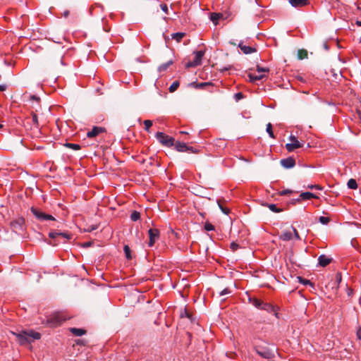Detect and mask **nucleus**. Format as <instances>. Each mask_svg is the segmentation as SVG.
Wrapping results in <instances>:
<instances>
[{
	"mask_svg": "<svg viewBox=\"0 0 361 361\" xmlns=\"http://www.w3.org/2000/svg\"><path fill=\"white\" fill-rule=\"evenodd\" d=\"M13 334L22 345L30 344L35 340H39L41 338V334L33 330H22L18 332H13Z\"/></svg>",
	"mask_w": 361,
	"mask_h": 361,
	"instance_id": "nucleus-1",
	"label": "nucleus"
},
{
	"mask_svg": "<svg viewBox=\"0 0 361 361\" xmlns=\"http://www.w3.org/2000/svg\"><path fill=\"white\" fill-rule=\"evenodd\" d=\"M274 348H270L267 346L257 345L255 347L256 353L262 357L270 359L274 357Z\"/></svg>",
	"mask_w": 361,
	"mask_h": 361,
	"instance_id": "nucleus-2",
	"label": "nucleus"
},
{
	"mask_svg": "<svg viewBox=\"0 0 361 361\" xmlns=\"http://www.w3.org/2000/svg\"><path fill=\"white\" fill-rule=\"evenodd\" d=\"M49 238L53 239L52 241L48 242V243L52 246H56L57 245L61 243V242L59 240H57L58 237H62L64 238V240L62 242L63 243L66 242V240H69L71 238L70 235L66 233H59L55 231L50 232L49 233Z\"/></svg>",
	"mask_w": 361,
	"mask_h": 361,
	"instance_id": "nucleus-3",
	"label": "nucleus"
},
{
	"mask_svg": "<svg viewBox=\"0 0 361 361\" xmlns=\"http://www.w3.org/2000/svg\"><path fill=\"white\" fill-rule=\"evenodd\" d=\"M156 138L164 146L171 147L174 145V139L172 137L165 135L164 133H157Z\"/></svg>",
	"mask_w": 361,
	"mask_h": 361,
	"instance_id": "nucleus-4",
	"label": "nucleus"
},
{
	"mask_svg": "<svg viewBox=\"0 0 361 361\" xmlns=\"http://www.w3.org/2000/svg\"><path fill=\"white\" fill-rule=\"evenodd\" d=\"M31 212L39 221H55V218L53 216L47 214L36 207H32Z\"/></svg>",
	"mask_w": 361,
	"mask_h": 361,
	"instance_id": "nucleus-5",
	"label": "nucleus"
},
{
	"mask_svg": "<svg viewBox=\"0 0 361 361\" xmlns=\"http://www.w3.org/2000/svg\"><path fill=\"white\" fill-rule=\"evenodd\" d=\"M67 318L61 313H56L50 317L48 319L47 322L50 324L51 326H59L66 321Z\"/></svg>",
	"mask_w": 361,
	"mask_h": 361,
	"instance_id": "nucleus-6",
	"label": "nucleus"
},
{
	"mask_svg": "<svg viewBox=\"0 0 361 361\" xmlns=\"http://www.w3.org/2000/svg\"><path fill=\"white\" fill-rule=\"evenodd\" d=\"M11 227L15 233L22 231L24 228L25 219L23 217H18L11 222Z\"/></svg>",
	"mask_w": 361,
	"mask_h": 361,
	"instance_id": "nucleus-7",
	"label": "nucleus"
},
{
	"mask_svg": "<svg viewBox=\"0 0 361 361\" xmlns=\"http://www.w3.org/2000/svg\"><path fill=\"white\" fill-rule=\"evenodd\" d=\"M195 56L192 61L188 63L187 67H195L202 63V59L204 54L203 51H197L195 52Z\"/></svg>",
	"mask_w": 361,
	"mask_h": 361,
	"instance_id": "nucleus-8",
	"label": "nucleus"
},
{
	"mask_svg": "<svg viewBox=\"0 0 361 361\" xmlns=\"http://www.w3.org/2000/svg\"><path fill=\"white\" fill-rule=\"evenodd\" d=\"M290 140L291 142L286 145V148L288 152H293L295 149L300 148L302 146L294 135L290 136Z\"/></svg>",
	"mask_w": 361,
	"mask_h": 361,
	"instance_id": "nucleus-9",
	"label": "nucleus"
},
{
	"mask_svg": "<svg viewBox=\"0 0 361 361\" xmlns=\"http://www.w3.org/2000/svg\"><path fill=\"white\" fill-rule=\"evenodd\" d=\"M149 241V247H152L156 242L157 240L159 238V231L157 228H150L148 231Z\"/></svg>",
	"mask_w": 361,
	"mask_h": 361,
	"instance_id": "nucleus-10",
	"label": "nucleus"
},
{
	"mask_svg": "<svg viewBox=\"0 0 361 361\" xmlns=\"http://www.w3.org/2000/svg\"><path fill=\"white\" fill-rule=\"evenodd\" d=\"M281 164L286 169H290L295 164V159L292 157H288L281 160Z\"/></svg>",
	"mask_w": 361,
	"mask_h": 361,
	"instance_id": "nucleus-11",
	"label": "nucleus"
},
{
	"mask_svg": "<svg viewBox=\"0 0 361 361\" xmlns=\"http://www.w3.org/2000/svg\"><path fill=\"white\" fill-rule=\"evenodd\" d=\"M104 131V128L102 127H94L91 130L88 131L87 133V136L88 137H94L99 134L103 133Z\"/></svg>",
	"mask_w": 361,
	"mask_h": 361,
	"instance_id": "nucleus-12",
	"label": "nucleus"
},
{
	"mask_svg": "<svg viewBox=\"0 0 361 361\" xmlns=\"http://www.w3.org/2000/svg\"><path fill=\"white\" fill-rule=\"evenodd\" d=\"M331 259L327 257L324 255H320L318 258V263H319V266H321L322 267L327 266L329 264L331 263Z\"/></svg>",
	"mask_w": 361,
	"mask_h": 361,
	"instance_id": "nucleus-13",
	"label": "nucleus"
},
{
	"mask_svg": "<svg viewBox=\"0 0 361 361\" xmlns=\"http://www.w3.org/2000/svg\"><path fill=\"white\" fill-rule=\"evenodd\" d=\"M238 47L245 54H252L256 51V49L255 48L244 45L242 42H240L238 44Z\"/></svg>",
	"mask_w": 361,
	"mask_h": 361,
	"instance_id": "nucleus-14",
	"label": "nucleus"
},
{
	"mask_svg": "<svg viewBox=\"0 0 361 361\" xmlns=\"http://www.w3.org/2000/svg\"><path fill=\"white\" fill-rule=\"evenodd\" d=\"M289 3L293 7H302L308 4V0H289Z\"/></svg>",
	"mask_w": 361,
	"mask_h": 361,
	"instance_id": "nucleus-15",
	"label": "nucleus"
},
{
	"mask_svg": "<svg viewBox=\"0 0 361 361\" xmlns=\"http://www.w3.org/2000/svg\"><path fill=\"white\" fill-rule=\"evenodd\" d=\"M279 238L284 241H289L293 239V233L290 231H284L280 235Z\"/></svg>",
	"mask_w": 361,
	"mask_h": 361,
	"instance_id": "nucleus-16",
	"label": "nucleus"
},
{
	"mask_svg": "<svg viewBox=\"0 0 361 361\" xmlns=\"http://www.w3.org/2000/svg\"><path fill=\"white\" fill-rule=\"evenodd\" d=\"M175 146L178 152H188L189 150V147L184 142H177Z\"/></svg>",
	"mask_w": 361,
	"mask_h": 361,
	"instance_id": "nucleus-17",
	"label": "nucleus"
},
{
	"mask_svg": "<svg viewBox=\"0 0 361 361\" xmlns=\"http://www.w3.org/2000/svg\"><path fill=\"white\" fill-rule=\"evenodd\" d=\"M264 77V74H259V73L256 74V73H250L248 74V78H249L250 82H255L257 80H260Z\"/></svg>",
	"mask_w": 361,
	"mask_h": 361,
	"instance_id": "nucleus-18",
	"label": "nucleus"
},
{
	"mask_svg": "<svg viewBox=\"0 0 361 361\" xmlns=\"http://www.w3.org/2000/svg\"><path fill=\"white\" fill-rule=\"evenodd\" d=\"M260 310H264L269 312H275V311H276L275 307L271 304L264 302V301L262 304V307H261Z\"/></svg>",
	"mask_w": 361,
	"mask_h": 361,
	"instance_id": "nucleus-19",
	"label": "nucleus"
},
{
	"mask_svg": "<svg viewBox=\"0 0 361 361\" xmlns=\"http://www.w3.org/2000/svg\"><path fill=\"white\" fill-rule=\"evenodd\" d=\"M70 331L76 336H81L84 334H85L86 331L82 329H78V328H71L70 329Z\"/></svg>",
	"mask_w": 361,
	"mask_h": 361,
	"instance_id": "nucleus-20",
	"label": "nucleus"
},
{
	"mask_svg": "<svg viewBox=\"0 0 361 361\" xmlns=\"http://www.w3.org/2000/svg\"><path fill=\"white\" fill-rule=\"evenodd\" d=\"M300 197L302 200H310L312 198H317V197L310 192H305L300 194Z\"/></svg>",
	"mask_w": 361,
	"mask_h": 361,
	"instance_id": "nucleus-21",
	"label": "nucleus"
},
{
	"mask_svg": "<svg viewBox=\"0 0 361 361\" xmlns=\"http://www.w3.org/2000/svg\"><path fill=\"white\" fill-rule=\"evenodd\" d=\"M185 35L184 32H176L171 35V38L177 42H180Z\"/></svg>",
	"mask_w": 361,
	"mask_h": 361,
	"instance_id": "nucleus-22",
	"label": "nucleus"
},
{
	"mask_svg": "<svg viewBox=\"0 0 361 361\" xmlns=\"http://www.w3.org/2000/svg\"><path fill=\"white\" fill-rule=\"evenodd\" d=\"M173 61L172 60L169 61L168 62L160 65L158 68L159 72L165 71L171 65H172Z\"/></svg>",
	"mask_w": 361,
	"mask_h": 361,
	"instance_id": "nucleus-23",
	"label": "nucleus"
},
{
	"mask_svg": "<svg viewBox=\"0 0 361 361\" xmlns=\"http://www.w3.org/2000/svg\"><path fill=\"white\" fill-rule=\"evenodd\" d=\"M348 188L355 190L357 188V183L353 178H350L347 183Z\"/></svg>",
	"mask_w": 361,
	"mask_h": 361,
	"instance_id": "nucleus-24",
	"label": "nucleus"
},
{
	"mask_svg": "<svg viewBox=\"0 0 361 361\" xmlns=\"http://www.w3.org/2000/svg\"><path fill=\"white\" fill-rule=\"evenodd\" d=\"M267 207L271 212L275 213H279L283 211L282 209L278 208L276 205L274 204H268Z\"/></svg>",
	"mask_w": 361,
	"mask_h": 361,
	"instance_id": "nucleus-25",
	"label": "nucleus"
},
{
	"mask_svg": "<svg viewBox=\"0 0 361 361\" xmlns=\"http://www.w3.org/2000/svg\"><path fill=\"white\" fill-rule=\"evenodd\" d=\"M180 83L178 81H174L169 88L170 92H175L179 87Z\"/></svg>",
	"mask_w": 361,
	"mask_h": 361,
	"instance_id": "nucleus-26",
	"label": "nucleus"
},
{
	"mask_svg": "<svg viewBox=\"0 0 361 361\" xmlns=\"http://www.w3.org/2000/svg\"><path fill=\"white\" fill-rule=\"evenodd\" d=\"M123 250H124V252H125L126 258L128 259H132L131 250H130L129 246L128 245H125L124 247H123Z\"/></svg>",
	"mask_w": 361,
	"mask_h": 361,
	"instance_id": "nucleus-27",
	"label": "nucleus"
},
{
	"mask_svg": "<svg viewBox=\"0 0 361 361\" xmlns=\"http://www.w3.org/2000/svg\"><path fill=\"white\" fill-rule=\"evenodd\" d=\"M140 218V212H137V211H134L132 212L131 215H130V219L133 221H137Z\"/></svg>",
	"mask_w": 361,
	"mask_h": 361,
	"instance_id": "nucleus-28",
	"label": "nucleus"
},
{
	"mask_svg": "<svg viewBox=\"0 0 361 361\" xmlns=\"http://www.w3.org/2000/svg\"><path fill=\"white\" fill-rule=\"evenodd\" d=\"M266 130L271 138H274V135L272 130V125L270 123L267 125Z\"/></svg>",
	"mask_w": 361,
	"mask_h": 361,
	"instance_id": "nucleus-29",
	"label": "nucleus"
},
{
	"mask_svg": "<svg viewBox=\"0 0 361 361\" xmlns=\"http://www.w3.org/2000/svg\"><path fill=\"white\" fill-rule=\"evenodd\" d=\"M144 125H145V130L147 132H149V129L151 126H152V121L150 120H145L144 121Z\"/></svg>",
	"mask_w": 361,
	"mask_h": 361,
	"instance_id": "nucleus-30",
	"label": "nucleus"
},
{
	"mask_svg": "<svg viewBox=\"0 0 361 361\" xmlns=\"http://www.w3.org/2000/svg\"><path fill=\"white\" fill-rule=\"evenodd\" d=\"M263 301L261 300H259V299H254L253 301H252V305L258 308V309H261V307H262V304Z\"/></svg>",
	"mask_w": 361,
	"mask_h": 361,
	"instance_id": "nucleus-31",
	"label": "nucleus"
},
{
	"mask_svg": "<svg viewBox=\"0 0 361 361\" xmlns=\"http://www.w3.org/2000/svg\"><path fill=\"white\" fill-rule=\"evenodd\" d=\"M217 203H218V205L220 208V209L221 210V212L225 214H228L230 212L229 209L226 208V207H224L220 202V201H217Z\"/></svg>",
	"mask_w": 361,
	"mask_h": 361,
	"instance_id": "nucleus-32",
	"label": "nucleus"
},
{
	"mask_svg": "<svg viewBox=\"0 0 361 361\" xmlns=\"http://www.w3.org/2000/svg\"><path fill=\"white\" fill-rule=\"evenodd\" d=\"M66 146H67L69 148H71L74 150H78V149H80V146L78 144H73V143H67L66 145Z\"/></svg>",
	"mask_w": 361,
	"mask_h": 361,
	"instance_id": "nucleus-33",
	"label": "nucleus"
},
{
	"mask_svg": "<svg viewBox=\"0 0 361 361\" xmlns=\"http://www.w3.org/2000/svg\"><path fill=\"white\" fill-rule=\"evenodd\" d=\"M220 16L221 15L219 13H212L211 14V20L212 22L216 23V21L219 19Z\"/></svg>",
	"mask_w": 361,
	"mask_h": 361,
	"instance_id": "nucleus-34",
	"label": "nucleus"
},
{
	"mask_svg": "<svg viewBox=\"0 0 361 361\" xmlns=\"http://www.w3.org/2000/svg\"><path fill=\"white\" fill-rule=\"evenodd\" d=\"M298 279H299L300 283H301L304 285H310L312 286H313L312 283L310 282V281H309L308 279H303L301 277H298Z\"/></svg>",
	"mask_w": 361,
	"mask_h": 361,
	"instance_id": "nucleus-35",
	"label": "nucleus"
},
{
	"mask_svg": "<svg viewBox=\"0 0 361 361\" xmlns=\"http://www.w3.org/2000/svg\"><path fill=\"white\" fill-rule=\"evenodd\" d=\"M319 221L322 224H327L329 222L330 219L329 217L320 216Z\"/></svg>",
	"mask_w": 361,
	"mask_h": 361,
	"instance_id": "nucleus-36",
	"label": "nucleus"
},
{
	"mask_svg": "<svg viewBox=\"0 0 361 361\" xmlns=\"http://www.w3.org/2000/svg\"><path fill=\"white\" fill-rule=\"evenodd\" d=\"M341 280H342L341 274L339 272L336 273V276H335V282L336 283L337 286L339 285V283L341 282Z\"/></svg>",
	"mask_w": 361,
	"mask_h": 361,
	"instance_id": "nucleus-37",
	"label": "nucleus"
},
{
	"mask_svg": "<svg viewBox=\"0 0 361 361\" xmlns=\"http://www.w3.org/2000/svg\"><path fill=\"white\" fill-rule=\"evenodd\" d=\"M204 228L206 231H210L214 230V226L210 223H206L204 225Z\"/></svg>",
	"mask_w": 361,
	"mask_h": 361,
	"instance_id": "nucleus-38",
	"label": "nucleus"
},
{
	"mask_svg": "<svg viewBox=\"0 0 361 361\" xmlns=\"http://www.w3.org/2000/svg\"><path fill=\"white\" fill-rule=\"evenodd\" d=\"M243 98V94L242 92H238L234 94V99L236 102H238L241 99Z\"/></svg>",
	"mask_w": 361,
	"mask_h": 361,
	"instance_id": "nucleus-39",
	"label": "nucleus"
},
{
	"mask_svg": "<svg viewBox=\"0 0 361 361\" xmlns=\"http://www.w3.org/2000/svg\"><path fill=\"white\" fill-rule=\"evenodd\" d=\"M291 228L293 230L292 233H293L295 238L296 240H300L301 238H300V235L298 234V231L294 227H293V226L291 227Z\"/></svg>",
	"mask_w": 361,
	"mask_h": 361,
	"instance_id": "nucleus-40",
	"label": "nucleus"
},
{
	"mask_svg": "<svg viewBox=\"0 0 361 361\" xmlns=\"http://www.w3.org/2000/svg\"><path fill=\"white\" fill-rule=\"evenodd\" d=\"M32 123L37 126L38 125V118H37V116L36 114L35 113H32Z\"/></svg>",
	"mask_w": 361,
	"mask_h": 361,
	"instance_id": "nucleus-41",
	"label": "nucleus"
},
{
	"mask_svg": "<svg viewBox=\"0 0 361 361\" xmlns=\"http://www.w3.org/2000/svg\"><path fill=\"white\" fill-rule=\"evenodd\" d=\"M257 71L259 74H263V73L267 72L269 70L264 68L257 66Z\"/></svg>",
	"mask_w": 361,
	"mask_h": 361,
	"instance_id": "nucleus-42",
	"label": "nucleus"
},
{
	"mask_svg": "<svg viewBox=\"0 0 361 361\" xmlns=\"http://www.w3.org/2000/svg\"><path fill=\"white\" fill-rule=\"evenodd\" d=\"M298 54H299V58H300V59H304V58H305V57H306V56H307V51H299V53H298Z\"/></svg>",
	"mask_w": 361,
	"mask_h": 361,
	"instance_id": "nucleus-43",
	"label": "nucleus"
},
{
	"mask_svg": "<svg viewBox=\"0 0 361 361\" xmlns=\"http://www.w3.org/2000/svg\"><path fill=\"white\" fill-rule=\"evenodd\" d=\"M231 293V290L228 289V288H225L224 289L221 293H220V295L221 296H223V295H225L226 294H229Z\"/></svg>",
	"mask_w": 361,
	"mask_h": 361,
	"instance_id": "nucleus-44",
	"label": "nucleus"
},
{
	"mask_svg": "<svg viewBox=\"0 0 361 361\" xmlns=\"http://www.w3.org/2000/svg\"><path fill=\"white\" fill-rule=\"evenodd\" d=\"M161 8L166 14H168V6L166 4H161Z\"/></svg>",
	"mask_w": 361,
	"mask_h": 361,
	"instance_id": "nucleus-45",
	"label": "nucleus"
},
{
	"mask_svg": "<svg viewBox=\"0 0 361 361\" xmlns=\"http://www.w3.org/2000/svg\"><path fill=\"white\" fill-rule=\"evenodd\" d=\"M291 193V190H283L280 192V194L281 195H288V194H290Z\"/></svg>",
	"mask_w": 361,
	"mask_h": 361,
	"instance_id": "nucleus-46",
	"label": "nucleus"
},
{
	"mask_svg": "<svg viewBox=\"0 0 361 361\" xmlns=\"http://www.w3.org/2000/svg\"><path fill=\"white\" fill-rule=\"evenodd\" d=\"M210 83L209 82H201L198 85V87H200V88H203L205 86H207V85H209Z\"/></svg>",
	"mask_w": 361,
	"mask_h": 361,
	"instance_id": "nucleus-47",
	"label": "nucleus"
},
{
	"mask_svg": "<svg viewBox=\"0 0 361 361\" xmlns=\"http://www.w3.org/2000/svg\"><path fill=\"white\" fill-rule=\"evenodd\" d=\"M308 188H310V189H313V188H317V189H319V190L322 189V188L319 185H309Z\"/></svg>",
	"mask_w": 361,
	"mask_h": 361,
	"instance_id": "nucleus-48",
	"label": "nucleus"
},
{
	"mask_svg": "<svg viewBox=\"0 0 361 361\" xmlns=\"http://www.w3.org/2000/svg\"><path fill=\"white\" fill-rule=\"evenodd\" d=\"M238 245L235 243H232L231 244V247L233 249V250H235L238 248Z\"/></svg>",
	"mask_w": 361,
	"mask_h": 361,
	"instance_id": "nucleus-49",
	"label": "nucleus"
},
{
	"mask_svg": "<svg viewBox=\"0 0 361 361\" xmlns=\"http://www.w3.org/2000/svg\"><path fill=\"white\" fill-rule=\"evenodd\" d=\"M188 152H191L192 153H197L198 151L192 147H189V150Z\"/></svg>",
	"mask_w": 361,
	"mask_h": 361,
	"instance_id": "nucleus-50",
	"label": "nucleus"
},
{
	"mask_svg": "<svg viewBox=\"0 0 361 361\" xmlns=\"http://www.w3.org/2000/svg\"><path fill=\"white\" fill-rule=\"evenodd\" d=\"M6 89V85H0V92H4Z\"/></svg>",
	"mask_w": 361,
	"mask_h": 361,
	"instance_id": "nucleus-51",
	"label": "nucleus"
},
{
	"mask_svg": "<svg viewBox=\"0 0 361 361\" xmlns=\"http://www.w3.org/2000/svg\"><path fill=\"white\" fill-rule=\"evenodd\" d=\"M357 336L359 339L361 340V328H360L357 331Z\"/></svg>",
	"mask_w": 361,
	"mask_h": 361,
	"instance_id": "nucleus-52",
	"label": "nucleus"
},
{
	"mask_svg": "<svg viewBox=\"0 0 361 361\" xmlns=\"http://www.w3.org/2000/svg\"><path fill=\"white\" fill-rule=\"evenodd\" d=\"M323 47H324V49L326 50V51H328L329 49V47H328V44L326 42H324L323 44Z\"/></svg>",
	"mask_w": 361,
	"mask_h": 361,
	"instance_id": "nucleus-53",
	"label": "nucleus"
},
{
	"mask_svg": "<svg viewBox=\"0 0 361 361\" xmlns=\"http://www.w3.org/2000/svg\"><path fill=\"white\" fill-rule=\"evenodd\" d=\"M68 15H69V11H66L63 13V16L65 18L68 17Z\"/></svg>",
	"mask_w": 361,
	"mask_h": 361,
	"instance_id": "nucleus-54",
	"label": "nucleus"
},
{
	"mask_svg": "<svg viewBox=\"0 0 361 361\" xmlns=\"http://www.w3.org/2000/svg\"><path fill=\"white\" fill-rule=\"evenodd\" d=\"M355 24L358 27H361V20H356Z\"/></svg>",
	"mask_w": 361,
	"mask_h": 361,
	"instance_id": "nucleus-55",
	"label": "nucleus"
},
{
	"mask_svg": "<svg viewBox=\"0 0 361 361\" xmlns=\"http://www.w3.org/2000/svg\"><path fill=\"white\" fill-rule=\"evenodd\" d=\"M31 99H35V100H39V98H38L37 97L35 96V95H32V96L31 97Z\"/></svg>",
	"mask_w": 361,
	"mask_h": 361,
	"instance_id": "nucleus-56",
	"label": "nucleus"
},
{
	"mask_svg": "<svg viewBox=\"0 0 361 361\" xmlns=\"http://www.w3.org/2000/svg\"><path fill=\"white\" fill-rule=\"evenodd\" d=\"M185 315H186L188 318H190V314H189V313H188V312H186V310L185 311Z\"/></svg>",
	"mask_w": 361,
	"mask_h": 361,
	"instance_id": "nucleus-57",
	"label": "nucleus"
},
{
	"mask_svg": "<svg viewBox=\"0 0 361 361\" xmlns=\"http://www.w3.org/2000/svg\"><path fill=\"white\" fill-rule=\"evenodd\" d=\"M357 113H358V115H359V118H360V120H361V112L359 111Z\"/></svg>",
	"mask_w": 361,
	"mask_h": 361,
	"instance_id": "nucleus-58",
	"label": "nucleus"
},
{
	"mask_svg": "<svg viewBox=\"0 0 361 361\" xmlns=\"http://www.w3.org/2000/svg\"><path fill=\"white\" fill-rule=\"evenodd\" d=\"M180 133H182V134H187V133L184 132V131H180Z\"/></svg>",
	"mask_w": 361,
	"mask_h": 361,
	"instance_id": "nucleus-59",
	"label": "nucleus"
},
{
	"mask_svg": "<svg viewBox=\"0 0 361 361\" xmlns=\"http://www.w3.org/2000/svg\"><path fill=\"white\" fill-rule=\"evenodd\" d=\"M3 127V126L1 124H0V128H1Z\"/></svg>",
	"mask_w": 361,
	"mask_h": 361,
	"instance_id": "nucleus-60",
	"label": "nucleus"
},
{
	"mask_svg": "<svg viewBox=\"0 0 361 361\" xmlns=\"http://www.w3.org/2000/svg\"><path fill=\"white\" fill-rule=\"evenodd\" d=\"M360 43H361V37H360Z\"/></svg>",
	"mask_w": 361,
	"mask_h": 361,
	"instance_id": "nucleus-61",
	"label": "nucleus"
}]
</instances>
